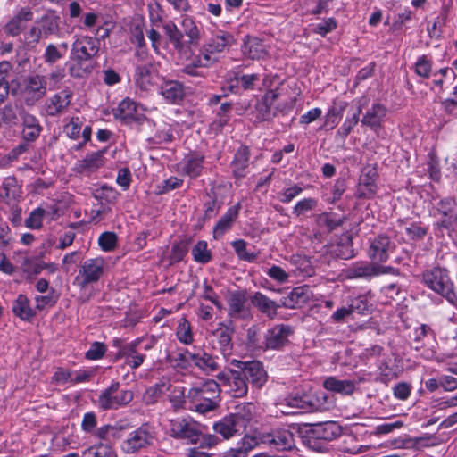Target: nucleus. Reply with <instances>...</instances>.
I'll list each match as a JSON object with an SVG mask.
<instances>
[{
  "label": "nucleus",
  "mask_w": 457,
  "mask_h": 457,
  "mask_svg": "<svg viewBox=\"0 0 457 457\" xmlns=\"http://www.w3.org/2000/svg\"><path fill=\"white\" fill-rule=\"evenodd\" d=\"M220 387V383L208 379L198 386L190 388L187 396L193 402V409L203 414L215 410L218 406Z\"/></svg>",
  "instance_id": "4"
},
{
  "label": "nucleus",
  "mask_w": 457,
  "mask_h": 457,
  "mask_svg": "<svg viewBox=\"0 0 457 457\" xmlns=\"http://www.w3.org/2000/svg\"><path fill=\"white\" fill-rule=\"evenodd\" d=\"M432 72V62L427 55H421L418 58L415 63V73L421 77L428 79Z\"/></svg>",
  "instance_id": "53"
},
{
  "label": "nucleus",
  "mask_w": 457,
  "mask_h": 457,
  "mask_svg": "<svg viewBox=\"0 0 457 457\" xmlns=\"http://www.w3.org/2000/svg\"><path fill=\"white\" fill-rule=\"evenodd\" d=\"M71 93L62 91L49 98L46 103V111L49 116H57L66 111L71 104Z\"/></svg>",
  "instance_id": "21"
},
{
  "label": "nucleus",
  "mask_w": 457,
  "mask_h": 457,
  "mask_svg": "<svg viewBox=\"0 0 457 457\" xmlns=\"http://www.w3.org/2000/svg\"><path fill=\"white\" fill-rule=\"evenodd\" d=\"M18 105L16 104H7L0 109L2 120L7 124H15L18 120Z\"/></svg>",
  "instance_id": "55"
},
{
  "label": "nucleus",
  "mask_w": 457,
  "mask_h": 457,
  "mask_svg": "<svg viewBox=\"0 0 457 457\" xmlns=\"http://www.w3.org/2000/svg\"><path fill=\"white\" fill-rule=\"evenodd\" d=\"M362 112V104H360L357 109L352 113L350 118H347L342 126L337 130V135L345 139L357 125L359 121V116Z\"/></svg>",
  "instance_id": "45"
},
{
  "label": "nucleus",
  "mask_w": 457,
  "mask_h": 457,
  "mask_svg": "<svg viewBox=\"0 0 457 457\" xmlns=\"http://www.w3.org/2000/svg\"><path fill=\"white\" fill-rule=\"evenodd\" d=\"M193 356H195V353H192L188 350H184L183 352H180L176 356H174L172 361L178 368L187 369L191 365V361L194 362Z\"/></svg>",
  "instance_id": "59"
},
{
  "label": "nucleus",
  "mask_w": 457,
  "mask_h": 457,
  "mask_svg": "<svg viewBox=\"0 0 457 457\" xmlns=\"http://www.w3.org/2000/svg\"><path fill=\"white\" fill-rule=\"evenodd\" d=\"M129 425L116 424L115 426L104 425L96 429L94 435L101 440L110 441L112 438H120V432L127 429Z\"/></svg>",
  "instance_id": "41"
},
{
  "label": "nucleus",
  "mask_w": 457,
  "mask_h": 457,
  "mask_svg": "<svg viewBox=\"0 0 457 457\" xmlns=\"http://www.w3.org/2000/svg\"><path fill=\"white\" fill-rule=\"evenodd\" d=\"M181 28L183 36L185 35L188 38L185 40L187 48L197 46L200 40V32L195 21L190 17H185L182 20Z\"/></svg>",
  "instance_id": "36"
},
{
  "label": "nucleus",
  "mask_w": 457,
  "mask_h": 457,
  "mask_svg": "<svg viewBox=\"0 0 457 457\" xmlns=\"http://www.w3.org/2000/svg\"><path fill=\"white\" fill-rule=\"evenodd\" d=\"M192 255L196 262L203 264L207 263L212 260V253L208 249L207 243L203 240L198 241L192 248Z\"/></svg>",
  "instance_id": "46"
},
{
  "label": "nucleus",
  "mask_w": 457,
  "mask_h": 457,
  "mask_svg": "<svg viewBox=\"0 0 457 457\" xmlns=\"http://www.w3.org/2000/svg\"><path fill=\"white\" fill-rule=\"evenodd\" d=\"M406 234L411 240H420L423 239L424 237L428 233V228L420 226L419 223H411L409 227L405 228Z\"/></svg>",
  "instance_id": "64"
},
{
  "label": "nucleus",
  "mask_w": 457,
  "mask_h": 457,
  "mask_svg": "<svg viewBox=\"0 0 457 457\" xmlns=\"http://www.w3.org/2000/svg\"><path fill=\"white\" fill-rule=\"evenodd\" d=\"M36 23L45 38L51 35H57L60 32V17L57 15H46Z\"/></svg>",
  "instance_id": "38"
},
{
  "label": "nucleus",
  "mask_w": 457,
  "mask_h": 457,
  "mask_svg": "<svg viewBox=\"0 0 457 457\" xmlns=\"http://www.w3.org/2000/svg\"><path fill=\"white\" fill-rule=\"evenodd\" d=\"M81 121L79 117H72L68 124L63 128L64 133L71 139H77L81 130Z\"/></svg>",
  "instance_id": "60"
},
{
  "label": "nucleus",
  "mask_w": 457,
  "mask_h": 457,
  "mask_svg": "<svg viewBox=\"0 0 457 457\" xmlns=\"http://www.w3.org/2000/svg\"><path fill=\"white\" fill-rule=\"evenodd\" d=\"M231 364L236 368H241L245 380L253 386L261 388L267 381V374L260 361H241L233 360Z\"/></svg>",
  "instance_id": "13"
},
{
  "label": "nucleus",
  "mask_w": 457,
  "mask_h": 457,
  "mask_svg": "<svg viewBox=\"0 0 457 457\" xmlns=\"http://www.w3.org/2000/svg\"><path fill=\"white\" fill-rule=\"evenodd\" d=\"M247 344L253 348L263 349L264 339L261 338L258 326L253 325L247 329Z\"/></svg>",
  "instance_id": "56"
},
{
  "label": "nucleus",
  "mask_w": 457,
  "mask_h": 457,
  "mask_svg": "<svg viewBox=\"0 0 457 457\" xmlns=\"http://www.w3.org/2000/svg\"><path fill=\"white\" fill-rule=\"evenodd\" d=\"M104 151L94 152L87 154L83 160L80 161L79 168L81 170L94 171L104 164Z\"/></svg>",
  "instance_id": "42"
},
{
  "label": "nucleus",
  "mask_w": 457,
  "mask_h": 457,
  "mask_svg": "<svg viewBox=\"0 0 457 457\" xmlns=\"http://www.w3.org/2000/svg\"><path fill=\"white\" fill-rule=\"evenodd\" d=\"M242 52L245 56L252 60L263 59L268 54L263 42L257 37H246Z\"/></svg>",
  "instance_id": "30"
},
{
  "label": "nucleus",
  "mask_w": 457,
  "mask_h": 457,
  "mask_svg": "<svg viewBox=\"0 0 457 457\" xmlns=\"http://www.w3.org/2000/svg\"><path fill=\"white\" fill-rule=\"evenodd\" d=\"M234 332L235 326L232 320L220 323L214 332L223 354H226L232 349V336Z\"/></svg>",
  "instance_id": "24"
},
{
  "label": "nucleus",
  "mask_w": 457,
  "mask_h": 457,
  "mask_svg": "<svg viewBox=\"0 0 457 457\" xmlns=\"http://www.w3.org/2000/svg\"><path fill=\"white\" fill-rule=\"evenodd\" d=\"M58 300L55 290L52 288L46 295H37L35 297L36 309L43 310L46 306H54Z\"/></svg>",
  "instance_id": "58"
},
{
  "label": "nucleus",
  "mask_w": 457,
  "mask_h": 457,
  "mask_svg": "<svg viewBox=\"0 0 457 457\" xmlns=\"http://www.w3.org/2000/svg\"><path fill=\"white\" fill-rule=\"evenodd\" d=\"M259 445L257 436L245 435L233 448L223 453V457H247L250 451Z\"/></svg>",
  "instance_id": "28"
},
{
  "label": "nucleus",
  "mask_w": 457,
  "mask_h": 457,
  "mask_svg": "<svg viewBox=\"0 0 457 457\" xmlns=\"http://www.w3.org/2000/svg\"><path fill=\"white\" fill-rule=\"evenodd\" d=\"M134 397L131 390L120 388V384L112 382L98 397V405L104 410H117L129 404Z\"/></svg>",
  "instance_id": "7"
},
{
  "label": "nucleus",
  "mask_w": 457,
  "mask_h": 457,
  "mask_svg": "<svg viewBox=\"0 0 457 457\" xmlns=\"http://www.w3.org/2000/svg\"><path fill=\"white\" fill-rule=\"evenodd\" d=\"M251 303L262 314L269 319H274L278 314V310L283 307L280 303L270 299L262 292H255L251 297Z\"/></svg>",
  "instance_id": "19"
},
{
  "label": "nucleus",
  "mask_w": 457,
  "mask_h": 457,
  "mask_svg": "<svg viewBox=\"0 0 457 457\" xmlns=\"http://www.w3.org/2000/svg\"><path fill=\"white\" fill-rule=\"evenodd\" d=\"M378 172L375 167H364L359 179V186L366 189V193H361L363 195H373L376 193L377 186L376 180Z\"/></svg>",
  "instance_id": "34"
},
{
  "label": "nucleus",
  "mask_w": 457,
  "mask_h": 457,
  "mask_svg": "<svg viewBox=\"0 0 457 457\" xmlns=\"http://www.w3.org/2000/svg\"><path fill=\"white\" fill-rule=\"evenodd\" d=\"M13 313L22 320H29L36 312L29 305V301L25 295H19L12 305Z\"/></svg>",
  "instance_id": "37"
},
{
  "label": "nucleus",
  "mask_w": 457,
  "mask_h": 457,
  "mask_svg": "<svg viewBox=\"0 0 457 457\" xmlns=\"http://www.w3.org/2000/svg\"><path fill=\"white\" fill-rule=\"evenodd\" d=\"M232 246L239 259L250 262H254L256 260L257 254L254 253H249L247 251L246 243L245 240H236L232 243Z\"/></svg>",
  "instance_id": "51"
},
{
  "label": "nucleus",
  "mask_w": 457,
  "mask_h": 457,
  "mask_svg": "<svg viewBox=\"0 0 457 457\" xmlns=\"http://www.w3.org/2000/svg\"><path fill=\"white\" fill-rule=\"evenodd\" d=\"M245 289L228 291L226 295L228 316L233 320H250L253 318L251 304Z\"/></svg>",
  "instance_id": "9"
},
{
  "label": "nucleus",
  "mask_w": 457,
  "mask_h": 457,
  "mask_svg": "<svg viewBox=\"0 0 457 457\" xmlns=\"http://www.w3.org/2000/svg\"><path fill=\"white\" fill-rule=\"evenodd\" d=\"M241 368H228L217 375L220 386L232 397H243L248 392L247 382Z\"/></svg>",
  "instance_id": "8"
},
{
  "label": "nucleus",
  "mask_w": 457,
  "mask_h": 457,
  "mask_svg": "<svg viewBox=\"0 0 457 457\" xmlns=\"http://www.w3.org/2000/svg\"><path fill=\"white\" fill-rule=\"evenodd\" d=\"M318 202L314 198H304L296 203L293 209V214L296 217L305 215L308 212L314 210Z\"/></svg>",
  "instance_id": "52"
},
{
  "label": "nucleus",
  "mask_w": 457,
  "mask_h": 457,
  "mask_svg": "<svg viewBox=\"0 0 457 457\" xmlns=\"http://www.w3.org/2000/svg\"><path fill=\"white\" fill-rule=\"evenodd\" d=\"M155 71H157L156 64L152 62L137 65L135 71L136 83L140 87H145L149 81L151 74Z\"/></svg>",
  "instance_id": "43"
},
{
  "label": "nucleus",
  "mask_w": 457,
  "mask_h": 457,
  "mask_svg": "<svg viewBox=\"0 0 457 457\" xmlns=\"http://www.w3.org/2000/svg\"><path fill=\"white\" fill-rule=\"evenodd\" d=\"M142 339L138 338L129 344L124 345L117 353L116 358L124 357L126 360L133 356L137 352H138L137 348L140 345Z\"/></svg>",
  "instance_id": "63"
},
{
  "label": "nucleus",
  "mask_w": 457,
  "mask_h": 457,
  "mask_svg": "<svg viewBox=\"0 0 457 457\" xmlns=\"http://www.w3.org/2000/svg\"><path fill=\"white\" fill-rule=\"evenodd\" d=\"M104 264L103 258L85 260L79 266L73 284L80 289H86L88 285L96 283L104 274Z\"/></svg>",
  "instance_id": "10"
},
{
  "label": "nucleus",
  "mask_w": 457,
  "mask_h": 457,
  "mask_svg": "<svg viewBox=\"0 0 457 457\" xmlns=\"http://www.w3.org/2000/svg\"><path fill=\"white\" fill-rule=\"evenodd\" d=\"M312 291L308 286L295 287L290 294L280 300L281 305L285 308L295 309L303 306L309 302Z\"/></svg>",
  "instance_id": "20"
},
{
  "label": "nucleus",
  "mask_w": 457,
  "mask_h": 457,
  "mask_svg": "<svg viewBox=\"0 0 457 457\" xmlns=\"http://www.w3.org/2000/svg\"><path fill=\"white\" fill-rule=\"evenodd\" d=\"M20 115L23 125V138L28 142L35 141L42 131V126L38 120L34 115L25 112L24 110L20 112Z\"/></svg>",
  "instance_id": "22"
},
{
  "label": "nucleus",
  "mask_w": 457,
  "mask_h": 457,
  "mask_svg": "<svg viewBox=\"0 0 457 457\" xmlns=\"http://www.w3.org/2000/svg\"><path fill=\"white\" fill-rule=\"evenodd\" d=\"M188 252V243L187 241H180L175 244L170 252V261L172 262H179L182 261Z\"/></svg>",
  "instance_id": "61"
},
{
  "label": "nucleus",
  "mask_w": 457,
  "mask_h": 457,
  "mask_svg": "<svg viewBox=\"0 0 457 457\" xmlns=\"http://www.w3.org/2000/svg\"><path fill=\"white\" fill-rule=\"evenodd\" d=\"M160 93L170 103L179 104L185 96L184 86L176 80H167L160 87Z\"/></svg>",
  "instance_id": "26"
},
{
  "label": "nucleus",
  "mask_w": 457,
  "mask_h": 457,
  "mask_svg": "<svg viewBox=\"0 0 457 457\" xmlns=\"http://www.w3.org/2000/svg\"><path fill=\"white\" fill-rule=\"evenodd\" d=\"M250 149L247 146H241L236 152L231 162L232 173L235 178L242 179L246 175L249 164Z\"/></svg>",
  "instance_id": "25"
},
{
  "label": "nucleus",
  "mask_w": 457,
  "mask_h": 457,
  "mask_svg": "<svg viewBox=\"0 0 457 457\" xmlns=\"http://www.w3.org/2000/svg\"><path fill=\"white\" fill-rule=\"evenodd\" d=\"M346 105L347 104L345 103L339 106H333L329 108L326 114L324 126L328 127L329 129H333L337 125L338 119L342 117Z\"/></svg>",
  "instance_id": "50"
},
{
  "label": "nucleus",
  "mask_w": 457,
  "mask_h": 457,
  "mask_svg": "<svg viewBox=\"0 0 457 457\" xmlns=\"http://www.w3.org/2000/svg\"><path fill=\"white\" fill-rule=\"evenodd\" d=\"M386 109L381 104H374L367 110L366 113L361 119V123L371 129H378L381 126L384 117L386 116Z\"/></svg>",
  "instance_id": "31"
},
{
  "label": "nucleus",
  "mask_w": 457,
  "mask_h": 457,
  "mask_svg": "<svg viewBox=\"0 0 457 457\" xmlns=\"http://www.w3.org/2000/svg\"><path fill=\"white\" fill-rule=\"evenodd\" d=\"M393 270L391 267H379L374 263L355 262L348 267L345 273L348 279L363 278L370 279L381 273Z\"/></svg>",
  "instance_id": "16"
},
{
  "label": "nucleus",
  "mask_w": 457,
  "mask_h": 457,
  "mask_svg": "<svg viewBox=\"0 0 457 457\" xmlns=\"http://www.w3.org/2000/svg\"><path fill=\"white\" fill-rule=\"evenodd\" d=\"M422 282L432 291L445 298L452 304L457 302V296L453 292V284L450 279L446 269L434 267L422 273Z\"/></svg>",
  "instance_id": "6"
},
{
  "label": "nucleus",
  "mask_w": 457,
  "mask_h": 457,
  "mask_svg": "<svg viewBox=\"0 0 457 457\" xmlns=\"http://www.w3.org/2000/svg\"><path fill=\"white\" fill-rule=\"evenodd\" d=\"M99 41L92 37L83 36L76 38L71 46L68 70L72 78L81 79L88 76L95 64L94 57L99 52Z\"/></svg>",
  "instance_id": "1"
},
{
  "label": "nucleus",
  "mask_w": 457,
  "mask_h": 457,
  "mask_svg": "<svg viewBox=\"0 0 457 457\" xmlns=\"http://www.w3.org/2000/svg\"><path fill=\"white\" fill-rule=\"evenodd\" d=\"M259 444L268 445L278 451H288L295 447L293 433L284 428H274L270 432L262 433L257 436Z\"/></svg>",
  "instance_id": "12"
},
{
  "label": "nucleus",
  "mask_w": 457,
  "mask_h": 457,
  "mask_svg": "<svg viewBox=\"0 0 457 457\" xmlns=\"http://www.w3.org/2000/svg\"><path fill=\"white\" fill-rule=\"evenodd\" d=\"M254 405L251 403L237 406V411L214 423L213 429L217 434L228 439L236 435L245 433L253 419Z\"/></svg>",
  "instance_id": "3"
},
{
  "label": "nucleus",
  "mask_w": 457,
  "mask_h": 457,
  "mask_svg": "<svg viewBox=\"0 0 457 457\" xmlns=\"http://www.w3.org/2000/svg\"><path fill=\"white\" fill-rule=\"evenodd\" d=\"M293 329L288 325H276L264 334L263 349L280 350L289 343Z\"/></svg>",
  "instance_id": "15"
},
{
  "label": "nucleus",
  "mask_w": 457,
  "mask_h": 457,
  "mask_svg": "<svg viewBox=\"0 0 457 457\" xmlns=\"http://www.w3.org/2000/svg\"><path fill=\"white\" fill-rule=\"evenodd\" d=\"M235 42L234 37L230 33L222 32L212 37L207 46V51L211 53H220L228 46H230Z\"/></svg>",
  "instance_id": "40"
},
{
  "label": "nucleus",
  "mask_w": 457,
  "mask_h": 457,
  "mask_svg": "<svg viewBox=\"0 0 457 457\" xmlns=\"http://www.w3.org/2000/svg\"><path fill=\"white\" fill-rule=\"evenodd\" d=\"M107 347L104 343L94 342L87 351L85 356L87 360H99L106 353Z\"/></svg>",
  "instance_id": "62"
},
{
  "label": "nucleus",
  "mask_w": 457,
  "mask_h": 457,
  "mask_svg": "<svg viewBox=\"0 0 457 457\" xmlns=\"http://www.w3.org/2000/svg\"><path fill=\"white\" fill-rule=\"evenodd\" d=\"M50 215V212H46L43 208H37L33 210L29 216L25 220V225L27 228L32 229H38L42 227V221L45 216Z\"/></svg>",
  "instance_id": "49"
},
{
  "label": "nucleus",
  "mask_w": 457,
  "mask_h": 457,
  "mask_svg": "<svg viewBox=\"0 0 457 457\" xmlns=\"http://www.w3.org/2000/svg\"><path fill=\"white\" fill-rule=\"evenodd\" d=\"M316 221L321 228H325L328 232L333 231L343 224L341 219L336 214L322 212L317 216Z\"/></svg>",
  "instance_id": "44"
},
{
  "label": "nucleus",
  "mask_w": 457,
  "mask_h": 457,
  "mask_svg": "<svg viewBox=\"0 0 457 457\" xmlns=\"http://www.w3.org/2000/svg\"><path fill=\"white\" fill-rule=\"evenodd\" d=\"M23 93L25 104L28 106L34 105L46 94V82L44 77L39 75L29 77Z\"/></svg>",
  "instance_id": "17"
},
{
  "label": "nucleus",
  "mask_w": 457,
  "mask_h": 457,
  "mask_svg": "<svg viewBox=\"0 0 457 457\" xmlns=\"http://www.w3.org/2000/svg\"><path fill=\"white\" fill-rule=\"evenodd\" d=\"M227 79L231 88L253 90L256 82L259 81L260 76L259 74H241L239 71H229Z\"/></svg>",
  "instance_id": "23"
},
{
  "label": "nucleus",
  "mask_w": 457,
  "mask_h": 457,
  "mask_svg": "<svg viewBox=\"0 0 457 457\" xmlns=\"http://www.w3.org/2000/svg\"><path fill=\"white\" fill-rule=\"evenodd\" d=\"M395 247V244L387 235L379 234L370 240L369 257L374 262H386Z\"/></svg>",
  "instance_id": "14"
},
{
  "label": "nucleus",
  "mask_w": 457,
  "mask_h": 457,
  "mask_svg": "<svg viewBox=\"0 0 457 457\" xmlns=\"http://www.w3.org/2000/svg\"><path fill=\"white\" fill-rule=\"evenodd\" d=\"M203 162H204L203 156L196 155V156L190 157L187 161V162L183 168L184 172L190 178L198 177L202 171Z\"/></svg>",
  "instance_id": "48"
},
{
  "label": "nucleus",
  "mask_w": 457,
  "mask_h": 457,
  "mask_svg": "<svg viewBox=\"0 0 457 457\" xmlns=\"http://www.w3.org/2000/svg\"><path fill=\"white\" fill-rule=\"evenodd\" d=\"M356 383L353 380H339L334 377L326 378L323 386L329 391L341 394L343 395H351L355 391Z\"/></svg>",
  "instance_id": "33"
},
{
  "label": "nucleus",
  "mask_w": 457,
  "mask_h": 457,
  "mask_svg": "<svg viewBox=\"0 0 457 457\" xmlns=\"http://www.w3.org/2000/svg\"><path fill=\"white\" fill-rule=\"evenodd\" d=\"M341 432V427L335 421L312 424L304 440L309 448L322 453L328 450V443L338 437Z\"/></svg>",
  "instance_id": "5"
},
{
  "label": "nucleus",
  "mask_w": 457,
  "mask_h": 457,
  "mask_svg": "<svg viewBox=\"0 0 457 457\" xmlns=\"http://www.w3.org/2000/svg\"><path fill=\"white\" fill-rule=\"evenodd\" d=\"M81 457H116V455L108 445L99 444L85 450Z\"/></svg>",
  "instance_id": "47"
},
{
  "label": "nucleus",
  "mask_w": 457,
  "mask_h": 457,
  "mask_svg": "<svg viewBox=\"0 0 457 457\" xmlns=\"http://www.w3.org/2000/svg\"><path fill=\"white\" fill-rule=\"evenodd\" d=\"M239 209L240 204H237L235 206L229 207L225 214L220 217L213 228L214 238L220 237L225 234V232L231 228L233 223L238 216Z\"/></svg>",
  "instance_id": "27"
},
{
  "label": "nucleus",
  "mask_w": 457,
  "mask_h": 457,
  "mask_svg": "<svg viewBox=\"0 0 457 457\" xmlns=\"http://www.w3.org/2000/svg\"><path fill=\"white\" fill-rule=\"evenodd\" d=\"M170 436L187 440L189 444H201V447L211 449L220 439L215 435L203 434L200 423L192 419H178L170 421Z\"/></svg>",
  "instance_id": "2"
},
{
  "label": "nucleus",
  "mask_w": 457,
  "mask_h": 457,
  "mask_svg": "<svg viewBox=\"0 0 457 457\" xmlns=\"http://www.w3.org/2000/svg\"><path fill=\"white\" fill-rule=\"evenodd\" d=\"M284 401L288 407L299 409L303 411H312L316 407L313 397L304 393H293L286 397Z\"/></svg>",
  "instance_id": "29"
},
{
  "label": "nucleus",
  "mask_w": 457,
  "mask_h": 457,
  "mask_svg": "<svg viewBox=\"0 0 457 457\" xmlns=\"http://www.w3.org/2000/svg\"><path fill=\"white\" fill-rule=\"evenodd\" d=\"M154 439V431L147 424L130 432L122 442L121 449L126 453H135L153 445Z\"/></svg>",
  "instance_id": "11"
},
{
  "label": "nucleus",
  "mask_w": 457,
  "mask_h": 457,
  "mask_svg": "<svg viewBox=\"0 0 457 457\" xmlns=\"http://www.w3.org/2000/svg\"><path fill=\"white\" fill-rule=\"evenodd\" d=\"M117 239V235L114 232H104L98 238V244L102 250L110 252L115 248Z\"/></svg>",
  "instance_id": "54"
},
{
  "label": "nucleus",
  "mask_w": 457,
  "mask_h": 457,
  "mask_svg": "<svg viewBox=\"0 0 457 457\" xmlns=\"http://www.w3.org/2000/svg\"><path fill=\"white\" fill-rule=\"evenodd\" d=\"M431 331L429 326L422 324L420 327L416 328L413 330V343L412 347L419 351L423 347V339L428 336V333Z\"/></svg>",
  "instance_id": "57"
},
{
  "label": "nucleus",
  "mask_w": 457,
  "mask_h": 457,
  "mask_svg": "<svg viewBox=\"0 0 457 457\" xmlns=\"http://www.w3.org/2000/svg\"><path fill=\"white\" fill-rule=\"evenodd\" d=\"M165 35L169 37L170 43L179 52L187 48V43L183 40V33L178 29L171 21L165 22L162 26Z\"/></svg>",
  "instance_id": "35"
},
{
  "label": "nucleus",
  "mask_w": 457,
  "mask_h": 457,
  "mask_svg": "<svg viewBox=\"0 0 457 457\" xmlns=\"http://www.w3.org/2000/svg\"><path fill=\"white\" fill-rule=\"evenodd\" d=\"M194 365L205 374L209 375L219 370L218 357H214L204 351L199 350L195 353Z\"/></svg>",
  "instance_id": "32"
},
{
  "label": "nucleus",
  "mask_w": 457,
  "mask_h": 457,
  "mask_svg": "<svg viewBox=\"0 0 457 457\" xmlns=\"http://www.w3.org/2000/svg\"><path fill=\"white\" fill-rule=\"evenodd\" d=\"M279 96L280 94L278 89H270L256 103L255 110L257 112L258 120L261 121H269L277 116V112H274L273 106Z\"/></svg>",
  "instance_id": "18"
},
{
  "label": "nucleus",
  "mask_w": 457,
  "mask_h": 457,
  "mask_svg": "<svg viewBox=\"0 0 457 457\" xmlns=\"http://www.w3.org/2000/svg\"><path fill=\"white\" fill-rule=\"evenodd\" d=\"M136 112L137 104L129 99L121 101L118 107L112 110L114 117L125 122L134 120Z\"/></svg>",
  "instance_id": "39"
}]
</instances>
